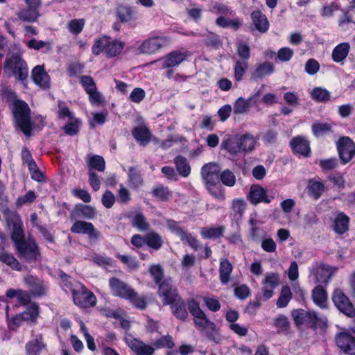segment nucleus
<instances>
[{"mask_svg":"<svg viewBox=\"0 0 355 355\" xmlns=\"http://www.w3.org/2000/svg\"><path fill=\"white\" fill-rule=\"evenodd\" d=\"M330 93L322 87H315L311 92V98L317 102H326L330 99Z\"/></svg>","mask_w":355,"mask_h":355,"instance_id":"obj_59","label":"nucleus"},{"mask_svg":"<svg viewBox=\"0 0 355 355\" xmlns=\"http://www.w3.org/2000/svg\"><path fill=\"white\" fill-rule=\"evenodd\" d=\"M124 341L135 355H153L155 352V348L153 346L133 338L130 334H126L124 336Z\"/></svg>","mask_w":355,"mask_h":355,"instance_id":"obj_18","label":"nucleus"},{"mask_svg":"<svg viewBox=\"0 0 355 355\" xmlns=\"http://www.w3.org/2000/svg\"><path fill=\"white\" fill-rule=\"evenodd\" d=\"M349 217L344 212L340 211L333 222L334 231L339 235L344 234L349 230Z\"/></svg>","mask_w":355,"mask_h":355,"instance_id":"obj_28","label":"nucleus"},{"mask_svg":"<svg viewBox=\"0 0 355 355\" xmlns=\"http://www.w3.org/2000/svg\"><path fill=\"white\" fill-rule=\"evenodd\" d=\"M97 216V211L91 205L77 204L70 214V219L82 218L87 220H93Z\"/></svg>","mask_w":355,"mask_h":355,"instance_id":"obj_23","label":"nucleus"},{"mask_svg":"<svg viewBox=\"0 0 355 355\" xmlns=\"http://www.w3.org/2000/svg\"><path fill=\"white\" fill-rule=\"evenodd\" d=\"M46 345L42 334H38L33 340L28 341L25 345L26 355H40L42 349Z\"/></svg>","mask_w":355,"mask_h":355,"instance_id":"obj_29","label":"nucleus"},{"mask_svg":"<svg viewBox=\"0 0 355 355\" xmlns=\"http://www.w3.org/2000/svg\"><path fill=\"white\" fill-rule=\"evenodd\" d=\"M233 266L227 259H223L219 265V277L223 284H226L230 280Z\"/></svg>","mask_w":355,"mask_h":355,"instance_id":"obj_45","label":"nucleus"},{"mask_svg":"<svg viewBox=\"0 0 355 355\" xmlns=\"http://www.w3.org/2000/svg\"><path fill=\"white\" fill-rule=\"evenodd\" d=\"M153 345L157 349L168 348L172 349L175 346V343L173 340V338L171 335L167 334L162 336L159 338L155 340Z\"/></svg>","mask_w":355,"mask_h":355,"instance_id":"obj_61","label":"nucleus"},{"mask_svg":"<svg viewBox=\"0 0 355 355\" xmlns=\"http://www.w3.org/2000/svg\"><path fill=\"white\" fill-rule=\"evenodd\" d=\"M190 55L191 53L189 51H181L180 50H173L164 57L162 68L171 69L178 67Z\"/></svg>","mask_w":355,"mask_h":355,"instance_id":"obj_20","label":"nucleus"},{"mask_svg":"<svg viewBox=\"0 0 355 355\" xmlns=\"http://www.w3.org/2000/svg\"><path fill=\"white\" fill-rule=\"evenodd\" d=\"M252 100V98L245 99L243 97H239L237 98L234 104V113L235 114H239L246 112L250 107Z\"/></svg>","mask_w":355,"mask_h":355,"instance_id":"obj_54","label":"nucleus"},{"mask_svg":"<svg viewBox=\"0 0 355 355\" xmlns=\"http://www.w3.org/2000/svg\"><path fill=\"white\" fill-rule=\"evenodd\" d=\"M273 325L277 327V334H288L290 329V322L288 318L282 314L279 315L274 319Z\"/></svg>","mask_w":355,"mask_h":355,"instance_id":"obj_53","label":"nucleus"},{"mask_svg":"<svg viewBox=\"0 0 355 355\" xmlns=\"http://www.w3.org/2000/svg\"><path fill=\"white\" fill-rule=\"evenodd\" d=\"M332 301L339 311L349 317H355V306L342 289L336 288L331 295Z\"/></svg>","mask_w":355,"mask_h":355,"instance_id":"obj_8","label":"nucleus"},{"mask_svg":"<svg viewBox=\"0 0 355 355\" xmlns=\"http://www.w3.org/2000/svg\"><path fill=\"white\" fill-rule=\"evenodd\" d=\"M170 306L172 313L177 319L182 322L187 320L189 317L187 310V302L186 303L182 297L177 300L173 304H170Z\"/></svg>","mask_w":355,"mask_h":355,"instance_id":"obj_33","label":"nucleus"},{"mask_svg":"<svg viewBox=\"0 0 355 355\" xmlns=\"http://www.w3.org/2000/svg\"><path fill=\"white\" fill-rule=\"evenodd\" d=\"M248 198L253 205H257L261 202L269 204L273 198L272 196H268L267 190L259 184L251 186Z\"/></svg>","mask_w":355,"mask_h":355,"instance_id":"obj_21","label":"nucleus"},{"mask_svg":"<svg viewBox=\"0 0 355 355\" xmlns=\"http://www.w3.org/2000/svg\"><path fill=\"white\" fill-rule=\"evenodd\" d=\"M275 71V66L270 62H263L257 64L252 72L251 78L254 80H261L272 75Z\"/></svg>","mask_w":355,"mask_h":355,"instance_id":"obj_26","label":"nucleus"},{"mask_svg":"<svg viewBox=\"0 0 355 355\" xmlns=\"http://www.w3.org/2000/svg\"><path fill=\"white\" fill-rule=\"evenodd\" d=\"M151 193L154 198L162 202L168 201L172 194L168 187H165L163 184H159L155 187Z\"/></svg>","mask_w":355,"mask_h":355,"instance_id":"obj_50","label":"nucleus"},{"mask_svg":"<svg viewBox=\"0 0 355 355\" xmlns=\"http://www.w3.org/2000/svg\"><path fill=\"white\" fill-rule=\"evenodd\" d=\"M31 294L27 291H24L20 288L14 289L9 288L6 292V296L8 298L17 297L18 302L20 305L26 306L29 305L31 301Z\"/></svg>","mask_w":355,"mask_h":355,"instance_id":"obj_32","label":"nucleus"},{"mask_svg":"<svg viewBox=\"0 0 355 355\" xmlns=\"http://www.w3.org/2000/svg\"><path fill=\"white\" fill-rule=\"evenodd\" d=\"M31 78L37 85L43 88L49 87V76L43 65H37L32 69Z\"/></svg>","mask_w":355,"mask_h":355,"instance_id":"obj_27","label":"nucleus"},{"mask_svg":"<svg viewBox=\"0 0 355 355\" xmlns=\"http://www.w3.org/2000/svg\"><path fill=\"white\" fill-rule=\"evenodd\" d=\"M312 274L315 276L318 282L327 284L332 276V271L329 266L320 263L312 270Z\"/></svg>","mask_w":355,"mask_h":355,"instance_id":"obj_34","label":"nucleus"},{"mask_svg":"<svg viewBox=\"0 0 355 355\" xmlns=\"http://www.w3.org/2000/svg\"><path fill=\"white\" fill-rule=\"evenodd\" d=\"M72 120V121L67 122L63 127L64 133L69 136H74L78 134L79 125L81 123L80 120L78 118H73Z\"/></svg>","mask_w":355,"mask_h":355,"instance_id":"obj_63","label":"nucleus"},{"mask_svg":"<svg viewBox=\"0 0 355 355\" xmlns=\"http://www.w3.org/2000/svg\"><path fill=\"white\" fill-rule=\"evenodd\" d=\"M27 46L30 49H34L37 51L45 48L46 50L44 51V53H48L52 49L51 44L49 42L37 40L35 38H32L31 40H30L27 43Z\"/></svg>","mask_w":355,"mask_h":355,"instance_id":"obj_60","label":"nucleus"},{"mask_svg":"<svg viewBox=\"0 0 355 355\" xmlns=\"http://www.w3.org/2000/svg\"><path fill=\"white\" fill-rule=\"evenodd\" d=\"M40 17L38 10H34L30 8H26L21 10L18 13V17L24 21L35 22Z\"/></svg>","mask_w":355,"mask_h":355,"instance_id":"obj_57","label":"nucleus"},{"mask_svg":"<svg viewBox=\"0 0 355 355\" xmlns=\"http://www.w3.org/2000/svg\"><path fill=\"white\" fill-rule=\"evenodd\" d=\"M3 214L8 227L12 228V241L24 234L23 222L19 213L7 207L3 210Z\"/></svg>","mask_w":355,"mask_h":355,"instance_id":"obj_9","label":"nucleus"},{"mask_svg":"<svg viewBox=\"0 0 355 355\" xmlns=\"http://www.w3.org/2000/svg\"><path fill=\"white\" fill-rule=\"evenodd\" d=\"M149 272L153 277L154 282L158 286L160 284L164 282V272L162 267L160 265H152L149 268Z\"/></svg>","mask_w":355,"mask_h":355,"instance_id":"obj_55","label":"nucleus"},{"mask_svg":"<svg viewBox=\"0 0 355 355\" xmlns=\"http://www.w3.org/2000/svg\"><path fill=\"white\" fill-rule=\"evenodd\" d=\"M20 313L24 322L36 324L40 314V306L37 303L32 302Z\"/></svg>","mask_w":355,"mask_h":355,"instance_id":"obj_36","label":"nucleus"},{"mask_svg":"<svg viewBox=\"0 0 355 355\" xmlns=\"http://www.w3.org/2000/svg\"><path fill=\"white\" fill-rule=\"evenodd\" d=\"M313 319L310 324V328L313 331L320 330L322 331H326L327 328V318L319 317L316 312L313 315Z\"/></svg>","mask_w":355,"mask_h":355,"instance_id":"obj_56","label":"nucleus"},{"mask_svg":"<svg viewBox=\"0 0 355 355\" xmlns=\"http://www.w3.org/2000/svg\"><path fill=\"white\" fill-rule=\"evenodd\" d=\"M88 166L91 169L102 172L105 168V162L102 156L95 155L91 156L88 160Z\"/></svg>","mask_w":355,"mask_h":355,"instance_id":"obj_58","label":"nucleus"},{"mask_svg":"<svg viewBox=\"0 0 355 355\" xmlns=\"http://www.w3.org/2000/svg\"><path fill=\"white\" fill-rule=\"evenodd\" d=\"M24 282L30 288V292L33 297H41L47 295V284L37 275L27 274L24 277Z\"/></svg>","mask_w":355,"mask_h":355,"instance_id":"obj_13","label":"nucleus"},{"mask_svg":"<svg viewBox=\"0 0 355 355\" xmlns=\"http://www.w3.org/2000/svg\"><path fill=\"white\" fill-rule=\"evenodd\" d=\"M132 136L141 146H146L152 139L153 135L146 125L135 126L131 131Z\"/></svg>","mask_w":355,"mask_h":355,"instance_id":"obj_24","label":"nucleus"},{"mask_svg":"<svg viewBox=\"0 0 355 355\" xmlns=\"http://www.w3.org/2000/svg\"><path fill=\"white\" fill-rule=\"evenodd\" d=\"M241 153H248L255 148L256 140L250 133H245L238 137Z\"/></svg>","mask_w":355,"mask_h":355,"instance_id":"obj_41","label":"nucleus"},{"mask_svg":"<svg viewBox=\"0 0 355 355\" xmlns=\"http://www.w3.org/2000/svg\"><path fill=\"white\" fill-rule=\"evenodd\" d=\"M336 145L340 163L347 164L355 156L354 142L349 137L343 136L338 139Z\"/></svg>","mask_w":355,"mask_h":355,"instance_id":"obj_7","label":"nucleus"},{"mask_svg":"<svg viewBox=\"0 0 355 355\" xmlns=\"http://www.w3.org/2000/svg\"><path fill=\"white\" fill-rule=\"evenodd\" d=\"M293 293L291 288L288 285H284L282 287L279 296L277 300L276 305L278 308H284L287 306L289 302L291 300Z\"/></svg>","mask_w":355,"mask_h":355,"instance_id":"obj_49","label":"nucleus"},{"mask_svg":"<svg viewBox=\"0 0 355 355\" xmlns=\"http://www.w3.org/2000/svg\"><path fill=\"white\" fill-rule=\"evenodd\" d=\"M247 204L243 199H234L231 205L230 214L236 221L241 220L246 209Z\"/></svg>","mask_w":355,"mask_h":355,"instance_id":"obj_38","label":"nucleus"},{"mask_svg":"<svg viewBox=\"0 0 355 355\" xmlns=\"http://www.w3.org/2000/svg\"><path fill=\"white\" fill-rule=\"evenodd\" d=\"M202 43L207 48L218 49L222 45L220 37L216 33L208 32L203 35Z\"/></svg>","mask_w":355,"mask_h":355,"instance_id":"obj_48","label":"nucleus"},{"mask_svg":"<svg viewBox=\"0 0 355 355\" xmlns=\"http://www.w3.org/2000/svg\"><path fill=\"white\" fill-rule=\"evenodd\" d=\"M280 283L279 275L277 272L268 274L263 280L262 293L265 300L270 299L274 293V289Z\"/></svg>","mask_w":355,"mask_h":355,"instance_id":"obj_22","label":"nucleus"},{"mask_svg":"<svg viewBox=\"0 0 355 355\" xmlns=\"http://www.w3.org/2000/svg\"><path fill=\"white\" fill-rule=\"evenodd\" d=\"M350 45L347 42H343L336 46L331 53V58L336 63L341 62L345 60L349 54Z\"/></svg>","mask_w":355,"mask_h":355,"instance_id":"obj_37","label":"nucleus"},{"mask_svg":"<svg viewBox=\"0 0 355 355\" xmlns=\"http://www.w3.org/2000/svg\"><path fill=\"white\" fill-rule=\"evenodd\" d=\"M71 296L73 303L80 308L94 307L96 304V295L80 282H76V288L73 290Z\"/></svg>","mask_w":355,"mask_h":355,"instance_id":"obj_5","label":"nucleus"},{"mask_svg":"<svg viewBox=\"0 0 355 355\" xmlns=\"http://www.w3.org/2000/svg\"><path fill=\"white\" fill-rule=\"evenodd\" d=\"M219 177V181L226 187H232L236 184V175L229 168L225 169L223 171L220 170Z\"/></svg>","mask_w":355,"mask_h":355,"instance_id":"obj_51","label":"nucleus"},{"mask_svg":"<svg viewBox=\"0 0 355 355\" xmlns=\"http://www.w3.org/2000/svg\"><path fill=\"white\" fill-rule=\"evenodd\" d=\"M337 347L345 354L355 355V336L349 330L338 333L335 336Z\"/></svg>","mask_w":355,"mask_h":355,"instance_id":"obj_14","label":"nucleus"},{"mask_svg":"<svg viewBox=\"0 0 355 355\" xmlns=\"http://www.w3.org/2000/svg\"><path fill=\"white\" fill-rule=\"evenodd\" d=\"M135 293L131 299L127 300L130 302L132 306L139 310H144L147 307L148 302L145 296H140L135 290Z\"/></svg>","mask_w":355,"mask_h":355,"instance_id":"obj_64","label":"nucleus"},{"mask_svg":"<svg viewBox=\"0 0 355 355\" xmlns=\"http://www.w3.org/2000/svg\"><path fill=\"white\" fill-rule=\"evenodd\" d=\"M128 178L135 187H140L142 185L144 182L141 172L136 166H131L129 168Z\"/></svg>","mask_w":355,"mask_h":355,"instance_id":"obj_62","label":"nucleus"},{"mask_svg":"<svg viewBox=\"0 0 355 355\" xmlns=\"http://www.w3.org/2000/svg\"><path fill=\"white\" fill-rule=\"evenodd\" d=\"M187 308L193 317V323L198 329H205L209 327L212 330L216 329V324L211 321L200 309L199 302L194 298L187 300Z\"/></svg>","mask_w":355,"mask_h":355,"instance_id":"obj_4","label":"nucleus"},{"mask_svg":"<svg viewBox=\"0 0 355 355\" xmlns=\"http://www.w3.org/2000/svg\"><path fill=\"white\" fill-rule=\"evenodd\" d=\"M125 47V42L110 36L103 35L95 40L92 53L98 56L104 52L107 58H113L121 54Z\"/></svg>","mask_w":355,"mask_h":355,"instance_id":"obj_3","label":"nucleus"},{"mask_svg":"<svg viewBox=\"0 0 355 355\" xmlns=\"http://www.w3.org/2000/svg\"><path fill=\"white\" fill-rule=\"evenodd\" d=\"M18 257L27 263L35 265L40 260L41 252L35 240H26L25 235L12 240Z\"/></svg>","mask_w":355,"mask_h":355,"instance_id":"obj_2","label":"nucleus"},{"mask_svg":"<svg viewBox=\"0 0 355 355\" xmlns=\"http://www.w3.org/2000/svg\"><path fill=\"white\" fill-rule=\"evenodd\" d=\"M109 286L112 295L125 300L131 299L135 294L134 288L116 277L109 279Z\"/></svg>","mask_w":355,"mask_h":355,"instance_id":"obj_12","label":"nucleus"},{"mask_svg":"<svg viewBox=\"0 0 355 355\" xmlns=\"http://www.w3.org/2000/svg\"><path fill=\"white\" fill-rule=\"evenodd\" d=\"M5 67L10 70L15 78L21 83L26 82L28 73V68L24 60L19 53H14L6 58Z\"/></svg>","mask_w":355,"mask_h":355,"instance_id":"obj_6","label":"nucleus"},{"mask_svg":"<svg viewBox=\"0 0 355 355\" xmlns=\"http://www.w3.org/2000/svg\"><path fill=\"white\" fill-rule=\"evenodd\" d=\"M57 275L60 280V286L63 291H64L65 292L69 291L71 293L73 292V290H74V288H76L77 282H76L74 284V279L71 276L67 274L61 269H58L57 270Z\"/></svg>","mask_w":355,"mask_h":355,"instance_id":"obj_40","label":"nucleus"},{"mask_svg":"<svg viewBox=\"0 0 355 355\" xmlns=\"http://www.w3.org/2000/svg\"><path fill=\"white\" fill-rule=\"evenodd\" d=\"M73 234L88 235L91 240L98 241L101 236V232L98 230L93 223L85 220H78L74 222L70 228Z\"/></svg>","mask_w":355,"mask_h":355,"instance_id":"obj_16","label":"nucleus"},{"mask_svg":"<svg viewBox=\"0 0 355 355\" xmlns=\"http://www.w3.org/2000/svg\"><path fill=\"white\" fill-rule=\"evenodd\" d=\"M220 166L216 163L205 164L200 171L205 186H213L219 182Z\"/></svg>","mask_w":355,"mask_h":355,"instance_id":"obj_19","label":"nucleus"},{"mask_svg":"<svg viewBox=\"0 0 355 355\" xmlns=\"http://www.w3.org/2000/svg\"><path fill=\"white\" fill-rule=\"evenodd\" d=\"M146 245L154 250L162 248L164 241L162 236L156 232L151 231L145 234Z\"/></svg>","mask_w":355,"mask_h":355,"instance_id":"obj_43","label":"nucleus"},{"mask_svg":"<svg viewBox=\"0 0 355 355\" xmlns=\"http://www.w3.org/2000/svg\"><path fill=\"white\" fill-rule=\"evenodd\" d=\"M115 17L116 19L123 24L135 27L138 19V12L135 7L127 3H121L117 5L115 8Z\"/></svg>","mask_w":355,"mask_h":355,"instance_id":"obj_10","label":"nucleus"},{"mask_svg":"<svg viewBox=\"0 0 355 355\" xmlns=\"http://www.w3.org/2000/svg\"><path fill=\"white\" fill-rule=\"evenodd\" d=\"M221 147L231 155L236 156L241 153L238 137L224 139L222 142Z\"/></svg>","mask_w":355,"mask_h":355,"instance_id":"obj_47","label":"nucleus"},{"mask_svg":"<svg viewBox=\"0 0 355 355\" xmlns=\"http://www.w3.org/2000/svg\"><path fill=\"white\" fill-rule=\"evenodd\" d=\"M169 44L166 36H154L145 40L138 47L139 53L152 55L159 51Z\"/></svg>","mask_w":355,"mask_h":355,"instance_id":"obj_11","label":"nucleus"},{"mask_svg":"<svg viewBox=\"0 0 355 355\" xmlns=\"http://www.w3.org/2000/svg\"><path fill=\"white\" fill-rule=\"evenodd\" d=\"M174 164L178 174L182 178H187L191 173V166L187 159L183 155H178L174 159Z\"/></svg>","mask_w":355,"mask_h":355,"instance_id":"obj_39","label":"nucleus"},{"mask_svg":"<svg viewBox=\"0 0 355 355\" xmlns=\"http://www.w3.org/2000/svg\"><path fill=\"white\" fill-rule=\"evenodd\" d=\"M131 225L140 232H146L150 229V223L147 221L144 214L141 212L136 213L131 217Z\"/></svg>","mask_w":355,"mask_h":355,"instance_id":"obj_46","label":"nucleus"},{"mask_svg":"<svg viewBox=\"0 0 355 355\" xmlns=\"http://www.w3.org/2000/svg\"><path fill=\"white\" fill-rule=\"evenodd\" d=\"M292 153L300 157H309L311 155L310 142L304 136L293 137L289 143Z\"/></svg>","mask_w":355,"mask_h":355,"instance_id":"obj_17","label":"nucleus"},{"mask_svg":"<svg viewBox=\"0 0 355 355\" xmlns=\"http://www.w3.org/2000/svg\"><path fill=\"white\" fill-rule=\"evenodd\" d=\"M0 262L6 264L14 270L21 271L22 270L19 261L12 253L5 252L4 249L0 251Z\"/></svg>","mask_w":355,"mask_h":355,"instance_id":"obj_44","label":"nucleus"},{"mask_svg":"<svg viewBox=\"0 0 355 355\" xmlns=\"http://www.w3.org/2000/svg\"><path fill=\"white\" fill-rule=\"evenodd\" d=\"M250 17L256 30L262 33L268 31L269 28L268 20L260 10L252 11Z\"/></svg>","mask_w":355,"mask_h":355,"instance_id":"obj_30","label":"nucleus"},{"mask_svg":"<svg viewBox=\"0 0 355 355\" xmlns=\"http://www.w3.org/2000/svg\"><path fill=\"white\" fill-rule=\"evenodd\" d=\"M306 189L309 196L314 200H318L324 193L325 186L319 180L310 179L308 182Z\"/></svg>","mask_w":355,"mask_h":355,"instance_id":"obj_35","label":"nucleus"},{"mask_svg":"<svg viewBox=\"0 0 355 355\" xmlns=\"http://www.w3.org/2000/svg\"><path fill=\"white\" fill-rule=\"evenodd\" d=\"M311 131L315 137H319L332 132V126L328 123L315 122L311 125Z\"/></svg>","mask_w":355,"mask_h":355,"instance_id":"obj_52","label":"nucleus"},{"mask_svg":"<svg viewBox=\"0 0 355 355\" xmlns=\"http://www.w3.org/2000/svg\"><path fill=\"white\" fill-rule=\"evenodd\" d=\"M157 294L162 298L164 305L172 304L181 297L177 288L172 285L170 279H165L162 284H159Z\"/></svg>","mask_w":355,"mask_h":355,"instance_id":"obj_15","label":"nucleus"},{"mask_svg":"<svg viewBox=\"0 0 355 355\" xmlns=\"http://www.w3.org/2000/svg\"><path fill=\"white\" fill-rule=\"evenodd\" d=\"M225 227L223 225L216 227H202L200 234L204 239H218L223 236Z\"/></svg>","mask_w":355,"mask_h":355,"instance_id":"obj_42","label":"nucleus"},{"mask_svg":"<svg viewBox=\"0 0 355 355\" xmlns=\"http://www.w3.org/2000/svg\"><path fill=\"white\" fill-rule=\"evenodd\" d=\"M1 96L6 103H12V114L15 127L26 137H31L34 130V123L31 119V110L28 103L17 99L16 92L8 88L2 89Z\"/></svg>","mask_w":355,"mask_h":355,"instance_id":"obj_1","label":"nucleus"},{"mask_svg":"<svg viewBox=\"0 0 355 355\" xmlns=\"http://www.w3.org/2000/svg\"><path fill=\"white\" fill-rule=\"evenodd\" d=\"M311 297L315 304L320 309L327 308V292L322 285H317L314 287L312 290Z\"/></svg>","mask_w":355,"mask_h":355,"instance_id":"obj_31","label":"nucleus"},{"mask_svg":"<svg viewBox=\"0 0 355 355\" xmlns=\"http://www.w3.org/2000/svg\"><path fill=\"white\" fill-rule=\"evenodd\" d=\"M314 313L315 311H308L302 309H297L292 311L291 316L297 327L300 328L304 324L309 327Z\"/></svg>","mask_w":355,"mask_h":355,"instance_id":"obj_25","label":"nucleus"}]
</instances>
